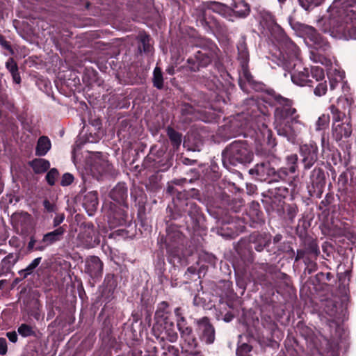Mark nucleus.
<instances>
[{
    "mask_svg": "<svg viewBox=\"0 0 356 356\" xmlns=\"http://www.w3.org/2000/svg\"><path fill=\"white\" fill-rule=\"evenodd\" d=\"M204 15L203 19L200 20V23L207 32H213L222 29L220 24L216 19L213 18L211 19L207 18V12L209 10L219 14L229 21L234 22V19L232 18V10L225 4L217 1H207L204 4Z\"/></svg>",
    "mask_w": 356,
    "mask_h": 356,
    "instance_id": "nucleus-10",
    "label": "nucleus"
},
{
    "mask_svg": "<svg viewBox=\"0 0 356 356\" xmlns=\"http://www.w3.org/2000/svg\"><path fill=\"white\" fill-rule=\"evenodd\" d=\"M355 5L356 0H333L327 9L328 15L316 19L317 28L337 39L356 40Z\"/></svg>",
    "mask_w": 356,
    "mask_h": 356,
    "instance_id": "nucleus-3",
    "label": "nucleus"
},
{
    "mask_svg": "<svg viewBox=\"0 0 356 356\" xmlns=\"http://www.w3.org/2000/svg\"><path fill=\"white\" fill-rule=\"evenodd\" d=\"M183 322V320H181V323H179V328H177L181 337L180 347L181 350L196 348L197 341L193 333L192 327L188 324H184Z\"/></svg>",
    "mask_w": 356,
    "mask_h": 356,
    "instance_id": "nucleus-17",
    "label": "nucleus"
},
{
    "mask_svg": "<svg viewBox=\"0 0 356 356\" xmlns=\"http://www.w3.org/2000/svg\"><path fill=\"white\" fill-rule=\"evenodd\" d=\"M170 312L168 310V304L166 302H162L159 305L154 315V324H162L168 321L169 319Z\"/></svg>",
    "mask_w": 356,
    "mask_h": 356,
    "instance_id": "nucleus-31",
    "label": "nucleus"
},
{
    "mask_svg": "<svg viewBox=\"0 0 356 356\" xmlns=\"http://www.w3.org/2000/svg\"><path fill=\"white\" fill-rule=\"evenodd\" d=\"M65 214L63 213H56V216L53 220V226L54 227H58V226L64 221Z\"/></svg>",
    "mask_w": 356,
    "mask_h": 356,
    "instance_id": "nucleus-59",
    "label": "nucleus"
},
{
    "mask_svg": "<svg viewBox=\"0 0 356 356\" xmlns=\"http://www.w3.org/2000/svg\"><path fill=\"white\" fill-rule=\"evenodd\" d=\"M181 353L184 354V356H203L202 353L197 350L196 348L183 350Z\"/></svg>",
    "mask_w": 356,
    "mask_h": 356,
    "instance_id": "nucleus-56",
    "label": "nucleus"
},
{
    "mask_svg": "<svg viewBox=\"0 0 356 356\" xmlns=\"http://www.w3.org/2000/svg\"><path fill=\"white\" fill-rule=\"evenodd\" d=\"M253 152L246 141L234 140L222 152V162L225 168L230 170L239 164L250 163L253 159Z\"/></svg>",
    "mask_w": 356,
    "mask_h": 356,
    "instance_id": "nucleus-7",
    "label": "nucleus"
},
{
    "mask_svg": "<svg viewBox=\"0 0 356 356\" xmlns=\"http://www.w3.org/2000/svg\"><path fill=\"white\" fill-rule=\"evenodd\" d=\"M197 47L202 49L197 51L193 57L187 59L188 67L191 71H198L201 67H205L211 63L216 46L210 39L201 38L198 40Z\"/></svg>",
    "mask_w": 356,
    "mask_h": 356,
    "instance_id": "nucleus-9",
    "label": "nucleus"
},
{
    "mask_svg": "<svg viewBox=\"0 0 356 356\" xmlns=\"http://www.w3.org/2000/svg\"><path fill=\"white\" fill-rule=\"evenodd\" d=\"M232 10V18H245L250 12L249 5L243 0L235 1L231 8Z\"/></svg>",
    "mask_w": 356,
    "mask_h": 356,
    "instance_id": "nucleus-29",
    "label": "nucleus"
},
{
    "mask_svg": "<svg viewBox=\"0 0 356 356\" xmlns=\"http://www.w3.org/2000/svg\"><path fill=\"white\" fill-rule=\"evenodd\" d=\"M185 204V211L191 217V218L197 219L198 216H200V209L196 203L190 200L186 202Z\"/></svg>",
    "mask_w": 356,
    "mask_h": 356,
    "instance_id": "nucleus-42",
    "label": "nucleus"
},
{
    "mask_svg": "<svg viewBox=\"0 0 356 356\" xmlns=\"http://www.w3.org/2000/svg\"><path fill=\"white\" fill-rule=\"evenodd\" d=\"M348 177L347 173H342L340 175L338 179V184L341 188H346L348 184Z\"/></svg>",
    "mask_w": 356,
    "mask_h": 356,
    "instance_id": "nucleus-62",
    "label": "nucleus"
},
{
    "mask_svg": "<svg viewBox=\"0 0 356 356\" xmlns=\"http://www.w3.org/2000/svg\"><path fill=\"white\" fill-rule=\"evenodd\" d=\"M165 243L170 263L183 264L185 255L183 252L184 236L178 227L170 225L166 229V236L161 238L160 242Z\"/></svg>",
    "mask_w": 356,
    "mask_h": 356,
    "instance_id": "nucleus-8",
    "label": "nucleus"
},
{
    "mask_svg": "<svg viewBox=\"0 0 356 356\" xmlns=\"http://www.w3.org/2000/svg\"><path fill=\"white\" fill-rule=\"evenodd\" d=\"M74 179V176L72 174L66 172L62 177L60 185L63 186H67L73 182Z\"/></svg>",
    "mask_w": 356,
    "mask_h": 356,
    "instance_id": "nucleus-54",
    "label": "nucleus"
},
{
    "mask_svg": "<svg viewBox=\"0 0 356 356\" xmlns=\"http://www.w3.org/2000/svg\"><path fill=\"white\" fill-rule=\"evenodd\" d=\"M270 95L279 104L274 111V128L277 134L292 143H297L305 131V124L300 120L297 110L292 106L291 100L273 92Z\"/></svg>",
    "mask_w": 356,
    "mask_h": 356,
    "instance_id": "nucleus-4",
    "label": "nucleus"
},
{
    "mask_svg": "<svg viewBox=\"0 0 356 356\" xmlns=\"http://www.w3.org/2000/svg\"><path fill=\"white\" fill-rule=\"evenodd\" d=\"M51 144L49 138L47 136H40L37 142L35 147V154L37 156H42L51 149Z\"/></svg>",
    "mask_w": 356,
    "mask_h": 356,
    "instance_id": "nucleus-32",
    "label": "nucleus"
},
{
    "mask_svg": "<svg viewBox=\"0 0 356 356\" xmlns=\"http://www.w3.org/2000/svg\"><path fill=\"white\" fill-rule=\"evenodd\" d=\"M117 191H119L120 193V195H119V197L120 199H123L124 198V196L125 195V193H126V190L124 189V187L122 188H114L111 193V197L114 200H118V198L115 197V193Z\"/></svg>",
    "mask_w": 356,
    "mask_h": 356,
    "instance_id": "nucleus-61",
    "label": "nucleus"
},
{
    "mask_svg": "<svg viewBox=\"0 0 356 356\" xmlns=\"http://www.w3.org/2000/svg\"><path fill=\"white\" fill-rule=\"evenodd\" d=\"M330 110L332 113V124H341V122H344L345 120L347 122H350L345 111L338 110V108H335L334 106H330Z\"/></svg>",
    "mask_w": 356,
    "mask_h": 356,
    "instance_id": "nucleus-35",
    "label": "nucleus"
},
{
    "mask_svg": "<svg viewBox=\"0 0 356 356\" xmlns=\"http://www.w3.org/2000/svg\"><path fill=\"white\" fill-rule=\"evenodd\" d=\"M325 186V174L322 169L314 168L307 183V190L311 197L321 198Z\"/></svg>",
    "mask_w": 356,
    "mask_h": 356,
    "instance_id": "nucleus-14",
    "label": "nucleus"
},
{
    "mask_svg": "<svg viewBox=\"0 0 356 356\" xmlns=\"http://www.w3.org/2000/svg\"><path fill=\"white\" fill-rule=\"evenodd\" d=\"M30 165L37 174L46 172L50 167L49 162L44 159H35L30 163Z\"/></svg>",
    "mask_w": 356,
    "mask_h": 356,
    "instance_id": "nucleus-36",
    "label": "nucleus"
},
{
    "mask_svg": "<svg viewBox=\"0 0 356 356\" xmlns=\"http://www.w3.org/2000/svg\"><path fill=\"white\" fill-rule=\"evenodd\" d=\"M36 243V239L33 236H31L27 245V250L29 252H33L35 250Z\"/></svg>",
    "mask_w": 356,
    "mask_h": 356,
    "instance_id": "nucleus-64",
    "label": "nucleus"
},
{
    "mask_svg": "<svg viewBox=\"0 0 356 356\" xmlns=\"http://www.w3.org/2000/svg\"><path fill=\"white\" fill-rule=\"evenodd\" d=\"M6 67L12 75L13 82L17 84L21 83V76L19 73L18 66L13 58H10L6 63Z\"/></svg>",
    "mask_w": 356,
    "mask_h": 356,
    "instance_id": "nucleus-37",
    "label": "nucleus"
},
{
    "mask_svg": "<svg viewBox=\"0 0 356 356\" xmlns=\"http://www.w3.org/2000/svg\"><path fill=\"white\" fill-rule=\"evenodd\" d=\"M220 284V287L225 289V292L221 296L230 297L233 294L232 282L229 280H224Z\"/></svg>",
    "mask_w": 356,
    "mask_h": 356,
    "instance_id": "nucleus-50",
    "label": "nucleus"
},
{
    "mask_svg": "<svg viewBox=\"0 0 356 356\" xmlns=\"http://www.w3.org/2000/svg\"><path fill=\"white\" fill-rule=\"evenodd\" d=\"M250 241L254 245L255 250L261 252L270 243V236L266 233H254L250 236Z\"/></svg>",
    "mask_w": 356,
    "mask_h": 356,
    "instance_id": "nucleus-28",
    "label": "nucleus"
},
{
    "mask_svg": "<svg viewBox=\"0 0 356 356\" xmlns=\"http://www.w3.org/2000/svg\"><path fill=\"white\" fill-rule=\"evenodd\" d=\"M104 264L97 256H90L86 259L84 271L94 280L101 278Z\"/></svg>",
    "mask_w": 356,
    "mask_h": 356,
    "instance_id": "nucleus-21",
    "label": "nucleus"
},
{
    "mask_svg": "<svg viewBox=\"0 0 356 356\" xmlns=\"http://www.w3.org/2000/svg\"><path fill=\"white\" fill-rule=\"evenodd\" d=\"M311 76L317 83L314 89V94L316 97H322L327 92V84L325 80V73L322 67L314 66L311 67Z\"/></svg>",
    "mask_w": 356,
    "mask_h": 356,
    "instance_id": "nucleus-20",
    "label": "nucleus"
},
{
    "mask_svg": "<svg viewBox=\"0 0 356 356\" xmlns=\"http://www.w3.org/2000/svg\"><path fill=\"white\" fill-rule=\"evenodd\" d=\"M58 176V171L56 168L51 169L46 175V180L50 186L55 184L56 179Z\"/></svg>",
    "mask_w": 356,
    "mask_h": 356,
    "instance_id": "nucleus-51",
    "label": "nucleus"
},
{
    "mask_svg": "<svg viewBox=\"0 0 356 356\" xmlns=\"http://www.w3.org/2000/svg\"><path fill=\"white\" fill-rule=\"evenodd\" d=\"M323 0H298L300 6L306 11H310L322 3Z\"/></svg>",
    "mask_w": 356,
    "mask_h": 356,
    "instance_id": "nucleus-45",
    "label": "nucleus"
},
{
    "mask_svg": "<svg viewBox=\"0 0 356 356\" xmlns=\"http://www.w3.org/2000/svg\"><path fill=\"white\" fill-rule=\"evenodd\" d=\"M321 143L323 152L331 150V146L329 142V135L327 134L324 132L322 133Z\"/></svg>",
    "mask_w": 356,
    "mask_h": 356,
    "instance_id": "nucleus-52",
    "label": "nucleus"
},
{
    "mask_svg": "<svg viewBox=\"0 0 356 356\" xmlns=\"http://www.w3.org/2000/svg\"><path fill=\"white\" fill-rule=\"evenodd\" d=\"M275 169L272 168L269 163H257L250 169L249 172L255 177V179L260 181L273 183Z\"/></svg>",
    "mask_w": 356,
    "mask_h": 356,
    "instance_id": "nucleus-19",
    "label": "nucleus"
},
{
    "mask_svg": "<svg viewBox=\"0 0 356 356\" xmlns=\"http://www.w3.org/2000/svg\"><path fill=\"white\" fill-rule=\"evenodd\" d=\"M296 58H292L291 50H275L273 53V62L281 67L285 72L290 74V78L293 84L298 86H313L314 81L311 76V69L302 66L301 63L300 49L297 46Z\"/></svg>",
    "mask_w": 356,
    "mask_h": 356,
    "instance_id": "nucleus-5",
    "label": "nucleus"
},
{
    "mask_svg": "<svg viewBox=\"0 0 356 356\" xmlns=\"http://www.w3.org/2000/svg\"><path fill=\"white\" fill-rule=\"evenodd\" d=\"M300 154L305 169L311 168L318 159V147L314 142L302 145Z\"/></svg>",
    "mask_w": 356,
    "mask_h": 356,
    "instance_id": "nucleus-15",
    "label": "nucleus"
},
{
    "mask_svg": "<svg viewBox=\"0 0 356 356\" xmlns=\"http://www.w3.org/2000/svg\"><path fill=\"white\" fill-rule=\"evenodd\" d=\"M174 313H175V315L177 318L176 319V321H177V328H179V323H181V320H183V323L184 324H188V323L186 322L184 316H183V314L181 313V310L179 307H177L175 309V311H174Z\"/></svg>",
    "mask_w": 356,
    "mask_h": 356,
    "instance_id": "nucleus-58",
    "label": "nucleus"
},
{
    "mask_svg": "<svg viewBox=\"0 0 356 356\" xmlns=\"http://www.w3.org/2000/svg\"><path fill=\"white\" fill-rule=\"evenodd\" d=\"M252 350V346L246 343L238 345L236 349L237 356H251L250 353Z\"/></svg>",
    "mask_w": 356,
    "mask_h": 356,
    "instance_id": "nucleus-49",
    "label": "nucleus"
},
{
    "mask_svg": "<svg viewBox=\"0 0 356 356\" xmlns=\"http://www.w3.org/2000/svg\"><path fill=\"white\" fill-rule=\"evenodd\" d=\"M152 334L161 342L165 341L170 343L177 341L179 336L172 321L162 324H154L152 329Z\"/></svg>",
    "mask_w": 356,
    "mask_h": 356,
    "instance_id": "nucleus-13",
    "label": "nucleus"
},
{
    "mask_svg": "<svg viewBox=\"0 0 356 356\" xmlns=\"http://www.w3.org/2000/svg\"><path fill=\"white\" fill-rule=\"evenodd\" d=\"M42 257L34 259L24 269L20 270L19 274L23 277L26 278L29 275L33 273L35 268L40 265Z\"/></svg>",
    "mask_w": 356,
    "mask_h": 356,
    "instance_id": "nucleus-38",
    "label": "nucleus"
},
{
    "mask_svg": "<svg viewBox=\"0 0 356 356\" xmlns=\"http://www.w3.org/2000/svg\"><path fill=\"white\" fill-rule=\"evenodd\" d=\"M97 206V193L96 191H90L86 193L83 197V207L86 209L88 216H92L94 214Z\"/></svg>",
    "mask_w": 356,
    "mask_h": 356,
    "instance_id": "nucleus-26",
    "label": "nucleus"
},
{
    "mask_svg": "<svg viewBox=\"0 0 356 356\" xmlns=\"http://www.w3.org/2000/svg\"><path fill=\"white\" fill-rule=\"evenodd\" d=\"M43 206L47 212L55 213L56 211V206L54 204L51 203L48 200H44L43 201Z\"/></svg>",
    "mask_w": 356,
    "mask_h": 356,
    "instance_id": "nucleus-60",
    "label": "nucleus"
},
{
    "mask_svg": "<svg viewBox=\"0 0 356 356\" xmlns=\"http://www.w3.org/2000/svg\"><path fill=\"white\" fill-rule=\"evenodd\" d=\"M8 346L7 341L5 338L0 337V355H4L7 353Z\"/></svg>",
    "mask_w": 356,
    "mask_h": 356,
    "instance_id": "nucleus-63",
    "label": "nucleus"
},
{
    "mask_svg": "<svg viewBox=\"0 0 356 356\" xmlns=\"http://www.w3.org/2000/svg\"><path fill=\"white\" fill-rule=\"evenodd\" d=\"M113 166L106 160L99 159L92 163L91 172L97 179L104 176L113 175Z\"/></svg>",
    "mask_w": 356,
    "mask_h": 356,
    "instance_id": "nucleus-22",
    "label": "nucleus"
},
{
    "mask_svg": "<svg viewBox=\"0 0 356 356\" xmlns=\"http://www.w3.org/2000/svg\"><path fill=\"white\" fill-rule=\"evenodd\" d=\"M17 332L22 337L35 336V332L33 327L26 323H22L18 327Z\"/></svg>",
    "mask_w": 356,
    "mask_h": 356,
    "instance_id": "nucleus-44",
    "label": "nucleus"
},
{
    "mask_svg": "<svg viewBox=\"0 0 356 356\" xmlns=\"http://www.w3.org/2000/svg\"><path fill=\"white\" fill-rule=\"evenodd\" d=\"M286 165L288 168L291 170V172H296L297 169V161L298 156L296 154H292L286 156Z\"/></svg>",
    "mask_w": 356,
    "mask_h": 356,
    "instance_id": "nucleus-48",
    "label": "nucleus"
},
{
    "mask_svg": "<svg viewBox=\"0 0 356 356\" xmlns=\"http://www.w3.org/2000/svg\"><path fill=\"white\" fill-rule=\"evenodd\" d=\"M332 134L336 141H340L342 138H348L352 134V127L350 122H341L339 124H332Z\"/></svg>",
    "mask_w": 356,
    "mask_h": 356,
    "instance_id": "nucleus-25",
    "label": "nucleus"
},
{
    "mask_svg": "<svg viewBox=\"0 0 356 356\" xmlns=\"http://www.w3.org/2000/svg\"><path fill=\"white\" fill-rule=\"evenodd\" d=\"M292 29L296 34L304 39L309 49V59L314 63H319L327 67V77L330 82V91L336 90L343 92H348L349 87L345 81L343 71L332 68L331 45L327 40L321 35L313 26L296 22L291 24Z\"/></svg>",
    "mask_w": 356,
    "mask_h": 356,
    "instance_id": "nucleus-1",
    "label": "nucleus"
},
{
    "mask_svg": "<svg viewBox=\"0 0 356 356\" xmlns=\"http://www.w3.org/2000/svg\"><path fill=\"white\" fill-rule=\"evenodd\" d=\"M65 232V229L64 227L60 226L56 229L44 234L42 239L40 241V243H45L48 246H50L60 241L63 238Z\"/></svg>",
    "mask_w": 356,
    "mask_h": 356,
    "instance_id": "nucleus-27",
    "label": "nucleus"
},
{
    "mask_svg": "<svg viewBox=\"0 0 356 356\" xmlns=\"http://www.w3.org/2000/svg\"><path fill=\"white\" fill-rule=\"evenodd\" d=\"M344 95H341L338 97L336 104H333L335 108H338V110L345 111L349 108L351 104V100L347 97L348 92H343Z\"/></svg>",
    "mask_w": 356,
    "mask_h": 356,
    "instance_id": "nucleus-40",
    "label": "nucleus"
},
{
    "mask_svg": "<svg viewBox=\"0 0 356 356\" xmlns=\"http://www.w3.org/2000/svg\"><path fill=\"white\" fill-rule=\"evenodd\" d=\"M268 108L259 101L250 98L245 101L243 111L232 116L224 125L228 138L243 135L258 141L270 142L272 131L268 127Z\"/></svg>",
    "mask_w": 356,
    "mask_h": 356,
    "instance_id": "nucleus-2",
    "label": "nucleus"
},
{
    "mask_svg": "<svg viewBox=\"0 0 356 356\" xmlns=\"http://www.w3.org/2000/svg\"><path fill=\"white\" fill-rule=\"evenodd\" d=\"M128 232L124 229H118L109 234V238H118L127 237Z\"/></svg>",
    "mask_w": 356,
    "mask_h": 356,
    "instance_id": "nucleus-57",
    "label": "nucleus"
},
{
    "mask_svg": "<svg viewBox=\"0 0 356 356\" xmlns=\"http://www.w3.org/2000/svg\"><path fill=\"white\" fill-rule=\"evenodd\" d=\"M238 60L240 63L239 80L244 81L249 84H253L254 80L251 75L248 63L250 60L249 51L245 42V37H241L237 43Z\"/></svg>",
    "mask_w": 356,
    "mask_h": 356,
    "instance_id": "nucleus-12",
    "label": "nucleus"
},
{
    "mask_svg": "<svg viewBox=\"0 0 356 356\" xmlns=\"http://www.w3.org/2000/svg\"><path fill=\"white\" fill-rule=\"evenodd\" d=\"M167 134L173 147L177 149L181 143V134L171 127L168 128Z\"/></svg>",
    "mask_w": 356,
    "mask_h": 356,
    "instance_id": "nucleus-39",
    "label": "nucleus"
},
{
    "mask_svg": "<svg viewBox=\"0 0 356 356\" xmlns=\"http://www.w3.org/2000/svg\"><path fill=\"white\" fill-rule=\"evenodd\" d=\"M153 84L158 89L163 87V78L160 67H156L153 72Z\"/></svg>",
    "mask_w": 356,
    "mask_h": 356,
    "instance_id": "nucleus-43",
    "label": "nucleus"
},
{
    "mask_svg": "<svg viewBox=\"0 0 356 356\" xmlns=\"http://www.w3.org/2000/svg\"><path fill=\"white\" fill-rule=\"evenodd\" d=\"M149 40H150L149 36L146 34L140 35V41L143 44V50L145 52L149 51V49H150Z\"/></svg>",
    "mask_w": 356,
    "mask_h": 356,
    "instance_id": "nucleus-53",
    "label": "nucleus"
},
{
    "mask_svg": "<svg viewBox=\"0 0 356 356\" xmlns=\"http://www.w3.org/2000/svg\"><path fill=\"white\" fill-rule=\"evenodd\" d=\"M17 261V258L14 255L13 253H9L1 261V266L2 270H8L15 264Z\"/></svg>",
    "mask_w": 356,
    "mask_h": 356,
    "instance_id": "nucleus-41",
    "label": "nucleus"
},
{
    "mask_svg": "<svg viewBox=\"0 0 356 356\" xmlns=\"http://www.w3.org/2000/svg\"><path fill=\"white\" fill-rule=\"evenodd\" d=\"M73 243L77 248L90 249L100 243V237L92 222H83L79 227Z\"/></svg>",
    "mask_w": 356,
    "mask_h": 356,
    "instance_id": "nucleus-11",
    "label": "nucleus"
},
{
    "mask_svg": "<svg viewBox=\"0 0 356 356\" xmlns=\"http://www.w3.org/2000/svg\"><path fill=\"white\" fill-rule=\"evenodd\" d=\"M162 349L163 350V356H179V349L175 346L164 344Z\"/></svg>",
    "mask_w": 356,
    "mask_h": 356,
    "instance_id": "nucleus-47",
    "label": "nucleus"
},
{
    "mask_svg": "<svg viewBox=\"0 0 356 356\" xmlns=\"http://www.w3.org/2000/svg\"><path fill=\"white\" fill-rule=\"evenodd\" d=\"M207 113L205 111H196L190 104L184 103L181 106V113L186 118V120H193L196 119L201 120L204 122H209L210 120L216 118V115H212L211 118H204L202 116V113Z\"/></svg>",
    "mask_w": 356,
    "mask_h": 356,
    "instance_id": "nucleus-23",
    "label": "nucleus"
},
{
    "mask_svg": "<svg viewBox=\"0 0 356 356\" xmlns=\"http://www.w3.org/2000/svg\"><path fill=\"white\" fill-rule=\"evenodd\" d=\"M300 252L307 257L317 259L320 254V250L316 241H312L307 245L305 249L297 250V254Z\"/></svg>",
    "mask_w": 356,
    "mask_h": 356,
    "instance_id": "nucleus-34",
    "label": "nucleus"
},
{
    "mask_svg": "<svg viewBox=\"0 0 356 356\" xmlns=\"http://www.w3.org/2000/svg\"><path fill=\"white\" fill-rule=\"evenodd\" d=\"M330 115L323 114L317 120L316 122V130L322 131L325 130L329 125L330 123Z\"/></svg>",
    "mask_w": 356,
    "mask_h": 356,
    "instance_id": "nucleus-46",
    "label": "nucleus"
},
{
    "mask_svg": "<svg viewBox=\"0 0 356 356\" xmlns=\"http://www.w3.org/2000/svg\"><path fill=\"white\" fill-rule=\"evenodd\" d=\"M300 259H302L305 265V272L308 274H312L316 271L317 264L316 262L317 259H312L307 257L302 254V253L296 254L295 257V261H298Z\"/></svg>",
    "mask_w": 356,
    "mask_h": 356,
    "instance_id": "nucleus-33",
    "label": "nucleus"
},
{
    "mask_svg": "<svg viewBox=\"0 0 356 356\" xmlns=\"http://www.w3.org/2000/svg\"><path fill=\"white\" fill-rule=\"evenodd\" d=\"M258 15L262 33L270 37L275 50L282 49L283 51L290 49L292 58H296V54L298 52L297 45L286 35L282 28L276 22L272 13L265 9H261Z\"/></svg>",
    "mask_w": 356,
    "mask_h": 356,
    "instance_id": "nucleus-6",
    "label": "nucleus"
},
{
    "mask_svg": "<svg viewBox=\"0 0 356 356\" xmlns=\"http://www.w3.org/2000/svg\"><path fill=\"white\" fill-rule=\"evenodd\" d=\"M197 332L200 339L207 344H211L215 340V330L207 317L197 321Z\"/></svg>",
    "mask_w": 356,
    "mask_h": 356,
    "instance_id": "nucleus-16",
    "label": "nucleus"
},
{
    "mask_svg": "<svg viewBox=\"0 0 356 356\" xmlns=\"http://www.w3.org/2000/svg\"><path fill=\"white\" fill-rule=\"evenodd\" d=\"M129 222L128 214L123 209H118L113 213H111L108 220L111 228L116 226L129 225Z\"/></svg>",
    "mask_w": 356,
    "mask_h": 356,
    "instance_id": "nucleus-24",
    "label": "nucleus"
},
{
    "mask_svg": "<svg viewBox=\"0 0 356 356\" xmlns=\"http://www.w3.org/2000/svg\"><path fill=\"white\" fill-rule=\"evenodd\" d=\"M295 172H291V170L286 167H282L277 171L274 172L273 182L283 181L291 185L293 182Z\"/></svg>",
    "mask_w": 356,
    "mask_h": 356,
    "instance_id": "nucleus-30",
    "label": "nucleus"
},
{
    "mask_svg": "<svg viewBox=\"0 0 356 356\" xmlns=\"http://www.w3.org/2000/svg\"><path fill=\"white\" fill-rule=\"evenodd\" d=\"M289 189L286 186H279L268 189L264 193V200L271 205L273 209L279 207L282 200L288 195Z\"/></svg>",
    "mask_w": 356,
    "mask_h": 356,
    "instance_id": "nucleus-18",
    "label": "nucleus"
},
{
    "mask_svg": "<svg viewBox=\"0 0 356 356\" xmlns=\"http://www.w3.org/2000/svg\"><path fill=\"white\" fill-rule=\"evenodd\" d=\"M298 213V208L295 204H289L286 208L287 216L290 220H293Z\"/></svg>",
    "mask_w": 356,
    "mask_h": 356,
    "instance_id": "nucleus-55",
    "label": "nucleus"
}]
</instances>
